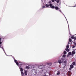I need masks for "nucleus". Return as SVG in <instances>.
I'll return each instance as SVG.
<instances>
[{
  "mask_svg": "<svg viewBox=\"0 0 76 76\" xmlns=\"http://www.w3.org/2000/svg\"><path fill=\"white\" fill-rule=\"evenodd\" d=\"M72 56H73V55L74 54H75V53H76V52L75 51H72Z\"/></svg>",
  "mask_w": 76,
  "mask_h": 76,
  "instance_id": "7",
  "label": "nucleus"
},
{
  "mask_svg": "<svg viewBox=\"0 0 76 76\" xmlns=\"http://www.w3.org/2000/svg\"><path fill=\"white\" fill-rule=\"evenodd\" d=\"M51 1L53 3H54V0H51Z\"/></svg>",
  "mask_w": 76,
  "mask_h": 76,
  "instance_id": "32",
  "label": "nucleus"
},
{
  "mask_svg": "<svg viewBox=\"0 0 76 76\" xmlns=\"http://www.w3.org/2000/svg\"><path fill=\"white\" fill-rule=\"evenodd\" d=\"M46 72H47V70L45 69H42L39 72V73L42 75H43V74H45Z\"/></svg>",
  "mask_w": 76,
  "mask_h": 76,
  "instance_id": "4",
  "label": "nucleus"
},
{
  "mask_svg": "<svg viewBox=\"0 0 76 76\" xmlns=\"http://www.w3.org/2000/svg\"><path fill=\"white\" fill-rule=\"evenodd\" d=\"M48 67L47 66V65H40L39 66V69H44V68H45V67Z\"/></svg>",
  "mask_w": 76,
  "mask_h": 76,
  "instance_id": "5",
  "label": "nucleus"
},
{
  "mask_svg": "<svg viewBox=\"0 0 76 76\" xmlns=\"http://www.w3.org/2000/svg\"><path fill=\"white\" fill-rule=\"evenodd\" d=\"M64 54H67V52H66V51H64Z\"/></svg>",
  "mask_w": 76,
  "mask_h": 76,
  "instance_id": "24",
  "label": "nucleus"
},
{
  "mask_svg": "<svg viewBox=\"0 0 76 76\" xmlns=\"http://www.w3.org/2000/svg\"><path fill=\"white\" fill-rule=\"evenodd\" d=\"M67 57H69V55L67 56Z\"/></svg>",
  "mask_w": 76,
  "mask_h": 76,
  "instance_id": "40",
  "label": "nucleus"
},
{
  "mask_svg": "<svg viewBox=\"0 0 76 76\" xmlns=\"http://www.w3.org/2000/svg\"><path fill=\"white\" fill-rule=\"evenodd\" d=\"M68 73H70V74H72V72H70V71H68Z\"/></svg>",
  "mask_w": 76,
  "mask_h": 76,
  "instance_id": "29",
  "label": "nucleus"
},
{
  "mask_svg": "<svg viewBox=\"0 0 76 76\" xmlns=\"http://www.w3.org/2000/svg\"><path fill=\"white\" fill-rule=\"evenodd\" d=\"M69 42H71V41H72V39H69Z\"/></svg>",
  "mask_w": 76,
  "mask_h": 76,
  "instance_id": "31",
  "label": "nucleus"
},
{
  "mask_svg": "<svg viewBox=\"0 0 76 76\" xmlns=\"http://www.w3.org/2000/svg\"><path fill=\"white\" fill-rule=\"evenodd\" d=\"M59 10L60 12H61L62 14H63V13L61 11V10Z\"/></svg>",
  "mask_w": 76,
  "mask_h": 76,
  "instance_id": "33",
  "label": "nucleus"
},
{
  "mask_svg": "<svg viewBox=\"0 0 76 76\" xmlns=\"http://www.w3.org/2000/svg\"><path fill=\"white\" fill-rule=\"evenodd\" d=\"M63 15L64 16L65 18H66V16H65V15H64V14H63Z\"/></svg>",
  "mask_w": 76,
  "mask_h": 76,
  "instance_id": "37",
  "label": "nucleus"
},
{
  "mask_svg": "<svg viewBox=\"0 0 76 76\" xmlns=\"http://www.w3.org/2000/svg\"><path fill=\"white\" fill-rule=\"evenodd\" d=\"M73 65H70V67L69 68V70H72V69H73Z\"/></svg>",
  "mask_w": 76,
  "mask_h": 76,
  "instance_id": "8",
  "label": "nucleus"
},
{
  "mask_svg": "<svg viewBox=\"0 0 76 76\" xmlns=\"http://www.w3.org/2000/svg\"><path fill=\"white\" fill-rule=\"evenodd\" d=\"M55 1H57V0H55Z\"/></svg>",
  "mask_w": 76,
  "mask_h": 76,
  "instance_id": "45",
  "label": "nucleus"
},
{
  "mask_svg": "<svg viewBox=\"0 0 76 76\" xmlns=\"http://www.w3.org/2000/svg\"><path fill=\"white\" fill-rule=\"evenodd\" d=\"M58 62L59 63V64H61V63H62V61H61V60H59L58 61Z\"/></svg>",
  "mask_w": 76,
  "mask_h": 76,
  "instance_id": "12",
  "label": "nucleus"
},
{
  "mask_svg": "<svg viewBox=\"0 0 76 76\" xmlns=\"http://www.w3.org/2000/svg\"><path fill=\"white\" fill-rule=\"evenodd\" d=\"M68 25H69V24L68 23Z\"/></svg>",
  "mask_w": 76,
  "mask_h": 76,
  "instance_id": "46",
  "label": "nucleus"
},
{
  "mask_svg": "<svg viewBox=\"0 0 76 76\" xmlns=\"http://www.w3.org/2000/svg\"><path fill=\"white\" fill-rule=\"evenodd\" d=\"M48 73H49V72H48Z\"/></svg>",
  "mask_w": 76,
  "mask_h": 76,
  "instance_id": "48",
  "label": "nucleus"
},
{
  "mask_svg": "<svg viewBox=\"0 0 76 76\" xmlns=\"http://www.w3.org/2000/svg\"><path fill=\"white\" fill-rule=\"evenodd\" d=\"M45 8H46L45 6H43L42 7V9H45Z\"/></svg>",
  "mask_w": 76,
  "mask_h": 76,
  "instance_id": "22",
  "label": "nucleus"
},
{
  "mask_svg": "<svg viewBox=\"0 0 76 76\" xmlns=\"http://www.w3.org/2000/svg\"><path fill=\"white\" fill-rule=\"evenodd\" d=\"M59 1H60V0H58L56 1L57 3H59Z\"/></svg>",
  "mask_w": 76,
  "mask_h": 76,
  "instance_id": "30",
  "label": "nucleus"
},
{
  "mask_svg": "<svg viewBox=\"0 0 76 76\" xmlns=\"http://www.w3.org/2000/svg\"><path fill=\"white\" fill-rule=\"evenodd\" d=\"M47 64H48V65L49 66H51V65H52V62H50L49 63H47Z\"/></svg>",
  "mask_w": 76,
  "mask_h": 76,
  "instance_id": "10",
  "label": "nucleus"
},
{
  "mask_svg": "<svg viewBox=\"0 0 76 76\" xmlns=\"http://www.w3.org/2000/svg\"><path fill=\"white\" fill-rule=\"evenodd\" d=\"M60 72L59 71H58L57 72L56 75H59L60 73Z\"/></svg>",
  "mask_w": 76,
  "mask_h": 76,
  "instance_id": "14",
  "label": "nucleus"
},
{
  "mask_svg": "<svg viewBox=\"0 0 76 76\" xmlns=\"http://www.w3.org/2000/svg\"><path fill=\"white\" fill-rule=\"evenodd\" d=\"M43 76H46V75H43Z\"/></svg>",
  "mask_w": 76,
  "mask_h": 76,
  "instance_id": "44",
  "label": "nucleus"
},
{
  "mask_svg": "<svg viewBox=\"0 0 76 76\" xmlns=\"http://www.w3.org/2000/svg\"><path fill=\"white\" fill-rule=\"evenodd\" d=\"M71 74H70L69 73H68L67 75H68V76H71Z\"/></svg>",
  "mask_w": 76,
  "mask_h": 76,
  "instance_id": "26",
  "label": "nucleus"
},
{
  "mask_svg": "<svg viewBox=\"0 0 76 76\" xmlns=\"http://www.w3.org/2000/svg\"><path fill=\"white\" fill-rule=\"evenodd\" d=\"M46 75V74H45Z\"/></svg>",
  "mask_w": 76,
  "mask_h": 76,
  "instance_id": "49",
  "label": "nucleus"
},
{
  "mask_svg": "<svg viewBox=\"0 0 76 76\" xmlns=\"http://www.w3.org/2000/svg\"><path fill=\"white\" fill-rule=\"evenodd\" d=\"M31 74L32 75H37L38 72L37 69H33L31 70Z\"/></svg>",
  "mask_w": 76,
  "mask_h": 76,
  "instance_id": "3",
  "label": "nucleus"
},
{
  "mask_svg": "<svg viewBox=\"0 0 76 76\" xmlns=\"http://www.w3.org/2000/svg\"><path fill=\"white\" fill-rule=\"evenodd\" d=\"M72 48H75V46H72Z\"/></svg>",
  "mask_w": 76,
  "mask_h": 76,
  "instance_id": "34",
  "label": "nucleus"
},
{
  "mask_svg": "<svg viewBox=\"0 0 76 76\" xmlns=\"http://www.w3.org/2000/svg\"><path fill=\"white\" fill-rule=\"evenodd\" d=\"M7 56H8V55H7Z\"/></svg>",
  "mask_w": 76,
  "mask_h": 76,
  "instance_id": "47",
  "label": "nucleus"
},
{
  "mask_svg": "<svg viewBox=\"0 0 76 76\" xmlns=\"http://www.w3.org/2000/svg\"><path fill=\"white\" fill-rule=\"evenodd\" d=\"M65 18H66V21H67V22L68 23V21H67V18H66V17Z\"/></svg>",
  "mask_w": 76,
  "mask_h": 76,
  "instance_id": "35",
  "label": "nucleus"
},
{
  "mask_svg": "<svg viewBox=\"0 0 76 76\" xmlns=\"http://www.w3.org/2000/svg\"><path fill=\"white\" fill-rule=\"evenodd\" d=\"M75 39H76V38Z\"/></svg>",
  "mask_w": 76,
  "mask_h": 76,
  "instance_id": "42",
  "label": "nucleus"
},
{
  "mask_svg": "<svg viewBox=\"0 0 76 76\" xmlns=\"http://www.w3.org/2000/svg\"><path fill=\"white\" fill-rule=\"evenodd\" d=\"M55 9L56 10H58V9H59V8H58V7H57V6H56L55 7Z\"/></svg>",
  "mask_w": 76,
  "mask_h": 76,
  "instance_id": "13",
  "label": "nucleus"
},
{
  "mask_svg": "<svg viewBox=\"0 0 76 76\" xmlns=\"http://www.w3.org/2000/svg\"><path fill=\"white\" fill-rule=\"evenodd\" d=\"M11 56L12 57V58H13V59H14L15 62V63L19 67H22V66H23V63H18V61H17L15 59V58L13 56H12L11 55Z\"/></svg>",
  "mask_w": 76,
  "mask_h": 76,
  "instance_id": "1",
  "label": "nucleus"
},
{
  "mask_svg": "<svg viewBox=\"0 0 76 76\" xmlns=\"http://www.w3.org/2000/svg\"><path fill=\"white\" fill-rule=\"evenodd\" d=\"M66 57L65 55H64L61 58V60L62 61V63H63L64 64L65 66L66 65V62H67V60L66 59H64V58Z\"/></svg>",
  "mask_w": 76,
  "mask_h": 76,
  "instance_id": "2",
  "label": "nucleus"
},
{
  "mask_svg": "<svg viewBox=\"0 0 76 76\" xmlns=\"http://www.w3.org/2000/svg\"><path fill=\"white\" fill-rule=\"evenodd\" d=\"M0 41H1V38H0Z\"/></svg>",
  "mask_w": 76,
  "mask_h": 76,
  "instance_id": "38",
  "label": "nucleus"
},
{
  "mask_svg": "<svg viewBox=\"0 0 76 76\" xmlns=\"http://www.w3.org/2000/svg\"><path fill=\"white\" fill-rule=\"evenodd\" d=\"M68 28H69V26H68Z\"/></svg>",
  "mask_w": 76,
  "mask_h": 76,
  "instance_id": "43",
  "label": "nucleus"
},
{
  "mask_svg": "<svg viewBox=\"0 0 76 76\" xmlns=\"http://www.w3.org/2000/svg\"><path fill=\"white\" fill-rule=\"evenodd\" d=\"M66 48H69V45H66Z\"/></svg>",
  "mask_w": 76,
  "mask_h": 76,
  "instance_id": "28",
  "label": "nucleus"
},
{
  "mask_svg": "<svg viewBox=\"0 0 76 76\" xmlns=\"http://www.w3.org/2000/svg\"><path fill=\"white\" fill-rule=\"evenodd\" d=\"M0 48H2V50H3L4 53H5L6 55V56H7V55H6V53L5 52V51H4V48H3V46H2L0 45Z\"/></svg>",
  "mask_w": 76,
  "mask_h": 76,
  "instance_id": "9",
  "label": "nucleus"
},
{
  "mask_svg": "<svg viewBox=\"0 0 76 76\" xmlns=\"http://www.w3.org/2000/svg\"><path fill=\"white\" fill-rule=\"evenodd\" d=\"M76 5H75V6H74V7H76Z\"/></svg>",
  "mask_w": 76,
  "mask_h": 76,
  "instance_id": "39",
  "label": "nucleus"
},
{
  "mask_svg": "<svg viewBox=\"0 0 76 76\" xmlns=\"http://www.w3.org/2000/svg\"><path fill=\"white\" fill-rule=\"evenodd\" d=\"M26 69H30V65L26 66Z\"/></svg>",
  "mask_w": 76,
  "mask_h": 76,
  "instance_id": "16",
  "label": "nucleus"
},
{
  "mask_svg": "<svg viewBox=\"0 0 76 76\" xmlns=\"http://www.w3.org/2000/svg\"><path fill=\"white\" fill-rule=\"evenodd\" d=\"M65 50H66L67 52H69V49L68 48H66Z\"/></svg>",
  "mask_w": 76,
  "mask_h": 76,
  "instance_id": "20",
  "label": "nucleus"
},
{
  "mask_svg": "<svg viewBox=\"0 0 76 76\" xmlns=\"http://www.w3.org/2000/svg\"><path fill=\"white\" fill-rule=\"evenodd\" d=\"M75 37H74L73 36H72L71 37V38H72V39H75Z\"/></svg>",
  "mask_w": 76,
  "mask_h": 76,
  "instance_id": "27",
  "label": "nucleus"
},
{
  "mask_svg": "<svg viewBox=\"0 0 76 76\" xmlns=\"http://www.w3.org/2000/svg\"><path fill=\"white\" fill-rule=\"evenodd\" d=\"M24 74L25 75H28V71L27 70H26L24 72Z\"/></svg>",
  "mask_w": 76,
  "mask_h": 76,
  "instance_id": "11",
  "label": "nucleus"
},
{
  "mask_svg": "<svg viewBox=\"0 0 76 76\" xmlns=\"http://www.w3.org/2000/svg\"><path fill=\"white\" fill-rule=\"evenodd\" d=\"M75 63H76L75 62H72V64H73V65H75Z\"/></svg>",
  "mask_w": 76,
  "mask_h": 76,
  "instance_id": "25",
  "label": "nucleus"
},
{
  "mask_svg": "<svg viewBox=\"0 0 76 76\" xmlns=\"http://www.w3.org/2000/svg\"><path fill=\"white\" fill-rule=\"evenodd\" d=\"M51 9H55V7L54 6H52L51 7Z\"/></svg>",
  "mask_w": 76,
  "mask_h": 76,
  "instance_id": "19",
  "label": "nucleus"
},
{
  "mask_svg": "<svg viewBox=\"0 0 76 76\" xmlns=\"http://www.w3.org/2000/svg\"><path fill=\"white\" fill-rule=\"evenodd\" d=\"M45 6H46V7L47 8H48V7H49V4H45Z\"/></svg>",
  "mask_w": 76,
  "mask_h": 76,
  "instance_id": "15",
  "label": "nucleus"
},
{
  "mask_svg": "<svg viewBox=\"0 0 76 76\" xmlns=\"http://www.w3.org/2000/svg\"><path fill=\"white\" fill-rule=\"evenodd\" d=\"M53 4L51 3L50 4H49V6H50V7H51L53 6Z\"/></svg>",
  "mask_w": 76,
  "mask_h": 76,
  "instance_id": "21",
  "label": "nucleus"
},
{
  "mask_svg": "<svg viewBox=\"0 0 76 76\" xmlns=\"http://www.w3.org/2000/svg\"><path fill=\"white\" fill-rule=\"evenodd\" d=\"M51 3V2H50V1L49 2V3Z\"/></svg>",
  "mask_w": 76,
  "mask_h": 76,
  "instance_id": "41",
  "label": "nucleus"
},
{
  "mask_svg": "<svg viewBox=\"0 0 76 76\" xmlns=\"http://www.w3.org/2000/svg\"><path fill=\"white\" fill-rule=\"evenodd\" d=\"M19 69H20V70L21 72H23V69L22 68H20V67H19Z\"/></svg>",
  "mask_w": 76,
  "mask_h": 76,
  "instance_id": "17",
  "label": "nucleus"
},
{
  "mask_svg": "<svg viewBox=\"0 0 76 76\" xmlns=\"http://www.w3.org/2000/svg\"><path fill=\"white\" fill-rule=\"evenodd\" d=\"M2 42H1V41H0V45L1 44H2Z\"/></svg>",
  "mask_w": 76,
  "mask_h": 76,
  "instance_id": "36",
  "label": "nucleus"
},
{
  "mask_svg": "<svg viewBox=\"0 0 76 76\" xmlns=\"http://www.w3.org/2000/svg\"><path fill=\"white\" fill-rule=\"evenodd\" d=\"M22 76H24V73L23 72V71L21 72Z\"/></svg>",
  "mask_w": 76,
  "mask_h": 76,
  "instance_id": "18",
  "label": "nucleus"
},
{
  "mask_svg": "<svg viewBox=\"0 0 76 76\" xmlns=\"http://www.w3.org/2000/svg\"><path fill=\"white\" fill-rule=\"evenodd\" d=\"M30 69H34V68H35V66H34V65H30Z\"/></svg>",
  "mask_w": 76,
  "mask_h": 76,
  "instance_id": "6",
  "label": "nucleus"
},
{
  "mask_svg": "<svg viewBox=\"0 0 76 76\" xmlns=\"http://www.w3.org/2000/svg\"><path fill=\"white\" fill-rule=\"evenodd\" d=\"M68 55H69V56H71V55H72V53L69 52L68 53Z\"/></svg>",
  "mask_w": 76,
  "mask_h": 76,
  "instance_id": "23",
  "label": "nucleus"
}]
</instances>
